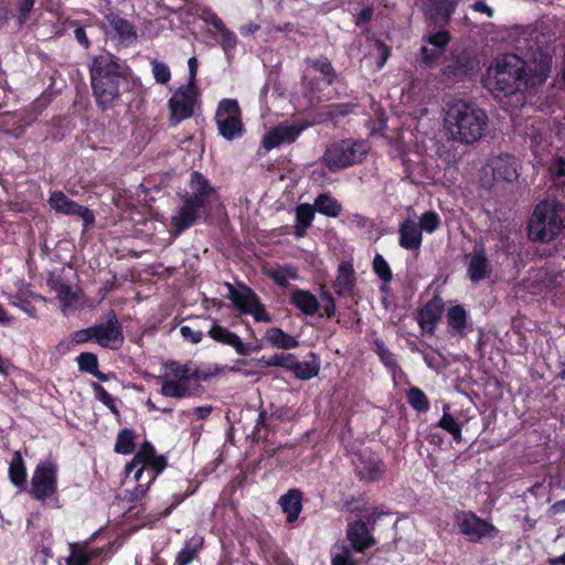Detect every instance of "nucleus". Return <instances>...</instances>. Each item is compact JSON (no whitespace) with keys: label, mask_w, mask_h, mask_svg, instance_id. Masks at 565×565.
<instances>
[{"label":"nucleus","mask_w":565,"mask_h":565,"mask_svg":"<svg viewBox=\"0 0 565 565\" xmlns=\"http://www.w3.org/2000/svg\"><path fill=\"white\" fill-rule=\"evenodd\" d=\"M373 270L384 282L392 280L391 267L385 258L380 254H376L373 259Z\"/></svg>","instance_id":"48"},{"label":"nucleus","mask_w":565,"mask_h":565,"mask_svg":"<svg viewBox=\"0 0 565 565\" xmlns=\"http://www.w3.org/2000/svg\"><path fill=\"white\" fill-rule=\"evenodd\" d=\"M448 406L444 407V415L440 418L438 426L451 434L456 441H461V427L458 422L447 412Z\"/></svg>","instance_id":"42"},{"label":"nucleus","mask_w":565,"mask_h":565,"mask_svg":"<svg viewBox=\"0 0 565 565\" xmlns=\"http://www.w3.org/2000/svg\"><path fill=\"white\" fill-rule=\"evenodd\" d=\"M94 340L103 348L117 350L122 345L124 333L116 313H107L105 322L94 324Z\"/></svg>","instance_id":"13"},{"label":"nucleus","mask_w":565,"mask_h":565,"mask_svg":"<svg viewBox=\"0 0 565 565\" xmlns=\"http://www.w3.org/2000/svg\"><path fill=\"white\" fill-rule=\"evenodd\" d=\"M315 216V211L309 204H301L296 210V234L303 236L306 230L311 225Z\"/></svg>","instance_id":"35"},{"label":"nucleus","mask_w":565,"mask_h":565,"mask_svg":"<svg viewBox=\"0 0 565 565\" xmlns=\"http://www.w3.org/2000/svg\"><path fill=\"white\" fill-rule=\"evenodd\" d=\"M89 71L94 96L104 109L132 87L129 67L111 55L95 56Z\"/></svg>","instance_id":"1"},{"label":"nucleus","mask_w":565,"mask_h":565,"mask_svg":"<svg viewBox=\"0 0 565 565\" xmlns=\"http://www.w3.org/2000/svg\"><path fill=\"white\" fill-rule=\"evenodd\" d=\"M565 209L556 200H545L536 205L529 222V236L533 241L550 242L563 230Z\"/></svg>","instance_id":"4"},{"label":"nucleus","mask_w":565,"mask_h":565,"mask_svg":"<svg viewBox=\"0 0 565 565\" xmlns=\"http://www.w3.org/2000/svg\"><path fill=\"white\" fill-rule=\"evenodd\" d=\"M444 311V302L440 297L430 299L418 312L416 320L422 330L426 333H434L436 323L440 320Z\"/></svg>","instance_id":"19"},{"label":"nucleus","mask_w":565,"mask_h":565,"mask_svg":"<svg viewBox=\"0 0 565 565\" xmlns=\"http://www.w3.org/2000/svg\"><path fill=\"white\" fill-rule=\"evenodd\" d=\"M455 523L459 532L472 543H478L483 539H493L498 534V529L493 524L480 519L472 512H458L455 516Z\"/></svg>","instance_id":"9"},{"label":"nucleus","mask_w":565,"mask_h":565,"mask_svg":"<svg viewBox=\"0 0 565 565\" xmlns=\"http://www.w3.org/2000/svg\"><path fill=\"white\" fill-rule=\"evenodd\" d=\"M383 471V465L379 460L371 459L369 462H363L362 467H359V473L361 478L365 480H375Z\"/></svg>","instance_id":"46"},{"label":"nucleus","mask_w":565,"mask_h":565,"mask_svg":"<svg viewBox=\"0 0 565 565\" xmlns=\"http://www.w3.org/2000/svg\"><path fill=\"white\" fill-rule=\"evenodd\" d=\"M367 151L364 141L344 139L331 143L324 151L322 161L329 170L334 172L362 162Z\"/></svg>","instance_id":"6"},{"label":"nucleus","mask_w":565,"mask_h":565,"mask_svg":"<svg viewBox=\"0 0 565 565\" xmlns=\"http://www.w3.org/2000/svg\"><path fill=\"white\" fill-rule=\"evenodd\" d=\"M73 342L76 344H83L90 340H94V329L93 326L86 329H82L75 331L72 338Z\"/></svg>","instance_id":"57"},{"label":"nucleus","mask_w":565,"mask_h":565,"mask_svg":"<svg viewBox=\"0 0 565 565\" xmlns=\"http://www.w3.org/2000/svg\"><path fill=\"white\" fill-rule=\"evenodd\" d=\"M209 335L220 343L234 348L235 351L241 355H247L252 350L250 345L244 343L236 333L223 328L220 324L213 323L209 330Z\"/></svg>","instance_id":"21"},{"label":"nucleus","mask_w":565,"mask_h":565,"mask_svg":"<svg viewBox=\"0 0 565 565\" xmlns=\"http://www.w3.org/2000/svg\"><path fill=\"white\" fill-rule=\"evenodd\" d=\"M241 108L236 99H223L220 102L215 114V120L220 135L226 140L242 137L243 124Z\"/></svg>","instance_id":"8"},{"label":"nucleus","mask_w":565,"mask_h":565,"mask_svg":"<svg viewBox=\"0 0 565 565\" xmlns=\"http://www.w3.org/2000/svg\"><path fill=\"white\" fill-rule=\"evenodd\" d=\"M307 128V125L299 122H282L271 128L263 138L262 145L266 151H269L282 143L294 142L298 136Z\"/></svg>","instance_id":"14"},{"label":"nucleus","mask_w":565,"mask_h":565,"mask_svg":"<svg viewBox=\"0 0 565 565\" xmlns=\"http://www.w3.org/2000/svg\"><path fill=\"white\" fill-rule=\"evenodd\" d=\"M47 202L57 213L81 217L85 226L93 224L95 221L94 214L88 207L77 204L61 191L51 193Z\"/></svg>","instance_id":"15"},{"label":"nucleus","mask_w":565,"mask_h":565,"mask_svg":"<svg viewBox=\"0 0 565 565\" xmlns=\"http://www.w3.org/2000/svg\"><path fill=\"white\" fill-rule=\"evenodd\" d=\"M290 302L306 316H313L320 307L316 296L302 289H294L291 291Z\"/></svg>","instance_id":"25"},{"label":"nucleus","mask_w":565,"mask_h":565,"mask_svg":"<svg viewBox=\"0 0 565 565\" xmlns=\"http://www.w3.org/2000/svg\"><path fill=\"white\" fill-rule=\"evenodd\" d=\"M135 446V433L131 429H122L115 444V451L118 454L128 455L134 451Z\"/></svg>","instance_id":"39"},{"label":"nucleus","mask_w":565,"mask_h":565,"mask_svg":"<svg viewBox=\"0 0 565 565\" xmlns=\"http://www.w3.org/2000/svg\"><path fill=\"white\" fill-rule=\"evenodd\" d=\"M154 455L156 450L153 446L149 441H145L132 461L126 466L127 472H131L134 469H137L135 472V479L139 481L143 473V465L153 458Z\"/></svg>","instance_id":"29"},{"label":"nucleus","mask_w":565,"mask_h":565,"mask_svg":"<svg viewBox=\"0 0 565 565\" xmlns=\"http://www.w3.org/2000/svg\"><path fill=\"white\" fill-rule=\"evenodd\" d=\"M265 338L274 347L284 349V350L297 348L299 344V342L296 338L285 333L280 328H276V327L269 328L265 333Z\"/></svg>","instance_id":"31"},{"label":"nucleus","mask_w":565,"mask_h":565,"mask_svg":"<svg viewBox=\"0 0 565 565\" xmlns=\"http://www.w3.org/2000/svg\"><path fill=\"white\" fill-rule=\"evenodd\" d=\"M526 63L514 54L497 57L487 70L486 87L492 93L512 95L530 85Z\"/></svg>","instance_id":"3"},{"label":"nucleus","mask_w":565,"mask_h":565,"mask_svg":"<svg viewBox=\"0 0 565 565\" xmlns=\"http://www.w3.org/2000/svg\"><path fill=\"white\" fill-rule=\"evenodd\" d=\"M95 554L77 544H70V555L66 557V565H87Z\"/></svg>","instance_id":"36"},{"label":"nucleus","mask_w":565,"mask_h":565,"mask_svg":"<svg viewBox=\"0 0 565 565\" xmlns=\"http://www.w3.org/2000/svg\"><path fill=\"white\" fill-rule=\"evenodd\" d=\"M226 286L228 288V298L241 313L252 315L256 321L267 323L271 321V317L266 312L264 305L250 288L243 286L236 289L231 284Z\"/></svg>","instance_id":"10"},{"label":"nucleus","mask_w":565,"mask_h":565,"mask_svg":"<svg viewBox=\"0 0 565 565\" xmlns=\"http://www.w3.org/2000/svg\"><path fill=\"white\" fill-rule=\"evenodd\" d=\"M57 491V466L51 461L40 462L31 478L29 493L38 501H45Z\"/></svg>","instance_id":"7"},{"label":"nucleus","mask_w":565,"mask_h":565,"mask_svg":"<svg viewBox=\"0 0 565 565\" xmlns=\"http://www.w3.org/2000/svg\"><path fill=\"white\" fill-rule=\"evenodd\" d=\"M200 18L207 24L213 25L216 30L224 24L216 13L206 8L202 10Z\"/></svg>","instance_id":"59"},{"label":"nucleus","mask_w":565,"mask_h":565,"mask_svg":"<svg viewBox=\"0 0 565 565\" xmlns=\"http://www.w3.org/2000/svg\"><path fill=\"white\" fill-rule=\"evenodd\" d=\"M295 358L296 356L294 354H290V353L274 354L266 362V365H268V366H280V367H284V369H287V370L291 371Z\"/></svg>","instance_id":"54"},{"label":"nucleus","mask_w":565,"mask_h":565,"mask_svg":"<svg viewBox=\"0 0 565 565\" xmlns=\"http://www.w3.org/2000/svg\"><path fill=\"white\" fill-rule=\"evenodd\" d=\"M426 40L433 47L445 52L446 46L450 42V34L446 30H439L435 33H428Z\"/></svg>","instance_id":"50"},{"label":"nucleus","mask_w":565,"mask_h":565,"mask_svg":"<svg viewBox=\"0 0 565 565\" xmlns=\"http://www.w3.org/2000/svg\"><path fill=\"white\" fill-rule=\"evenodd\" d=\"M58 300L62 302V311L65 316L72 310L76 300V292L68 285L58 284L54 286Z\"/></svg>","instance_id":"38"},{"label":"nucleus","mask_w":565,"mask_h":565,"mask_svg":"<svg viewBox=\"0 0 565 565\" xmlns=\"http://www.w3.org/2000/svg\"><path fill=\"white\" fill-rule=\"evenodd\" d=\"M74 35L76 41L84 47L88 49L90 46V42L86 34V30L84 26H77L74 31Z\"/></svg>","instance_id":"64"},{"label":"nucleus","mask_w":565,"mask_h":565,"mask_svg":"<svg viewBox=\"0 0 565 565\" xmlns=\"http://www.w3.org/2000/svg\"><path fill=\"white\" fill-rule=\"evenodd\" d=\"M164 369L166 374L162 377H168L183 383L199 377V371L191 361L181 364L178 361L170 360L166 362Z\"/></svg>","instance_id":"22"},{"label":"nucleus","mask_w":565,"mask_h":565,"mask_svg":"<svg viewBox=\"0 0 565 565\" xmlns=\"http://www.w3.org/2000/svg\"><path fill=\"white\" fill-rule=\"evenodd\" d=\"M489 167L497 181L513 182L519 177V163L513 156L499 154L493 157L489 162Z\"/></svg>","instance_id":"18"},{"label":"nucleus","mask_w":565,"mask_h":565,"mask_svg":"<svg viewBox=\"0 0 565 565\" xmlns=\"http://www.w3.org/2000/svg\"><path fill=\"white\" fill-rule=\"evenodd\" d=\"M347 537L356 552H364L375 544L374 537L370 534L366 524L363 521H356L349 524Z\"/></svg>","instance_id":"20"},{"label":"nucleus","mask_w":565,"mask_h":565,"mask_svg":"<svg viewBox=\"0 0 565 565\" xmlns=\"http://www.w3.org/2000/svg\"><path fill=\"white\" fill-rule=\"evenodd\" d=\"M376 351L380 355L381 360L387 365L393 366L395 364V360L390 350L385 347V344L381 341L376 342Z\"/></svg>","instance_id":"60"},{"label":"nucleus","mask_w":565,"mask_h":565,"mask_svg":"<svg viewBox=\"0 0 565 565\" xmlns=\"http://www.w3.org/2000/svg\"><path fill=\"white\" fill-rule=\"evenodd\" d=\"M491 271V266L486 257L483 246H477L470 258L468 275L472 281H479L486 278Z\"/></svg>","instance_id":"23"},{"label":"nucleus","mask_w":565,"mask_h":565,"mask_svg":"<svg viewBox=\"0 0 565 565\" xmlns=\"http://www.w3.org/2000/svg\"><path fill=\"white\" fill-rule=\"evenodd\" d=\"M331 565H358V563L348 546L338 545L332 550Z\"/></svg>","instance_id":"44"},{"label":"nucleus","mask_w":565,"mask_h":565,"mask_svg":"<svg viewBox=\"0 0 565 565\" xmlns=\"http://www.w3.org/2000/svg\"><path fill=\"white\" fill-rule=\"evenodd\" d=\"M191 192L185 195L189 200L209 209L215 199V190L198 171L192 172L190 180Z\"/></svg>","instance_id":"17"},{"label":"nucleus","mask_w":565,"mask_h":565,"mask_svg":"<svg viewBox=\"0 0 565 565\" xmlns=\"http://www.w3.org/2000/svg\"><path fill=\"white\" fill-rule=\"evenodd\" d=\"M443 54L444 51L437 47H428L427 45H423L420 47V62L427 67H433Z\"/></svg>","instance_id":"49"},{"label":"nucleus","mask_w":565,"mask_h":565,"mask_svg":"<svg viewBox=\"0 0 565 565\" xmlns=\"http://www.w3.org/2000/svg\"><path fill=\"white\" fill-rule=\"evenodd\" d=\"M181 335L188 340L189 342L196 344L200 343L203 339V332L202 331H195L189 326H182L180 328Z\"/></svg>","instance_id":"56"},{"label":"nucleus","mask_w":565,"mask_h":565,"mask_svg":"<svg viewBox=\"0 0 565 565\" xmlns=\"http://www.w3.org/2000/svg\"><path fill=\"white\" fill-rule=\"evenodd\" d=\"M355 285L354 269L350 263H341L338 277L334 282L335 292L339 296H348Z\"/></svg>","instance_id":"26"},{"label":"nucleus","mask_w":565,"mask_h":565,"mask_svg":"<svg viewBox=\"0 0 565 565\" xmlns=\"http://www.w3.org/2000/svg\"><path fill=\"white\" fill-rule=\"evenodd\" d=\"M399 245L405 249H418L422 245V232L414 220H406L399 227Z\"/></svg>","instance_id":"24"},{"label":"nucleus","mask_w":565,"mask_h":565,"mask_svg":"<svg viewBox=\"0 0 565 565\" xmlns=\"http://www.w3.org/2000/svg\"><path fill=\"white\" fill-rule=\"evenodd\" d=\"M372 17H373V8L370 6L365 7L356 15L355 23H356V25H363V24L367 23L369 21H371Z\"/></svg>","instance_id":"63"},{"label":"nucleus","mask_w":565,"mask_h":565,"mask_svg":"<svg viewBox=\"0 0 565 565\" xmlns=\"http://www.w3.org/2000/svg\"><path fill=\"white\" fill-rule=\"evenodd\" d=\"M407 401L409 405L418 412H426L429 408L427 396L418 387H412L407 391Z\"/></svg>","instance_id":"43"},{"label":"nucleus","mask_w":565,"mask_h":565,"mask_svg":"<svg viewBox=\"0 0 565 565\" xmlns=\"http://www.w3.org/2000/svg\"><path fill=\"white\" fill-rule=\"evenodd\" d=\"M315 70L324 75L328 84H332L335 78L334 70L327 57H319L312 63Z\"/></svg>","instance_id":"52"},{"label":"nucleus","mask_w":565,"mask_h":565,"mask_svg":"<svg viewBox=\"0 0 565 565\" xmlns=\"http://www.w3.org/2000/svg\"><path fill=\"white\" fill-rule=\"evenodd\" d=\"M35 0H19V21L24 23L34 7Z\"/></svg>","instance_id":"58"},{"label":"nucleus","mask_w":565,"mask_h":565,"mask_svg":"<svg viewBox=\"0 0 565 565\" xmlns=\"http://www.w3.org/2000/svg\"><path fill=\"white\" fill-rule=\"evenodd\" d=\"M160 379L162 381V386L160 390L161 395L173 398H185L191 396V390L185 383L168 377Z\"/></svg>","instance_id":"32"},{"label":"nucleus","mask_w":565,"mask_h":565,"mask_svg":"<svg viewBox=\"0 0 565 565\" xmlns=\"http://www.w3.org/2000/svg\"><path fill=\"white\" fill-rule=\"evenodd\" d=\"M267 276L282 288L288 286L289 280L299 278L297 268L287 265L278 268H271L267 271Z\"/></svg>","instance_id":"34"},{"label":"nucleus","mask_w":565,"mask_h":565,"mask_svg":"<svg viewBox=\"0 0 565 565\" xmlns=\"http://www.w3.org/2000/svg\"><path fill=\"white\" fill-rule=\"evenodd\" d=\"M488 122L483 109L466 102L452 104L445 117V128L449 138L466 145L480 140L486 134Z\"/></svg>","instance_id":"2"},{"label":"nucleus","mask_w":565,"mask_h":565,"mask_svg":"<svg viewBox=\"0 0 565 565\" xmlns=\"http://www.w3.org/2000/svg\"><path fill=\"white\" fill-rule=\"evenodd\" d=\"M196 86H181L169 99L170 122L173 126L179 125L182 120L193 116L194 104L198 100Z\"/></svg>","instance_id":"11"},{"label":"nucleus","mask_w":565,"mask_h":565,"mask_svg":"<svg viewBox=\"0 0 565 565\" xmlns=\"http://www.w3.org/2000/svg\"><path fill=\"white\" fill-rule=\"evenodd\" d=\"M10 302L13 306L21 308L24 312H26L31 317H35L36 310L35 308L26 300H23L20 296H14L10 299Z\"/></svg>","instance_id":"61"},{"label":"nucleus","mask_w":565,"mask_h":565,"mask_svg":"<svg viewBox=\"0 0 565 565\" xmlns=\"http://www.w3.org/2000/svg\"><path fill=\"white\" fill-rule=\"evenodd\" d=\"M458 2L459 0H415L425 19L439 28L449 24Z\"/></svg>","instance_id":"12"},{"label":"nucleus","mask_w":565,"mask_h":565,"mask_svg":"<svg viewBox=\"0 0 565 565\" xmlns=\"http://www.w3.org/2000/svg\"><path fill=\"white\" fill-rule=\"evenodd\" d=\"M439 224L440 218L438 214L433 211H427L420 216L419 224L417 225L420 228V232L425 231L427 233H434L438 228Z\"/></svg>","instance_id":"47"},{"label":"nucleus","mask_w":565,"mask_h":565,"mask_svg":"<svg viewBox=\"0 0 565 565\" xmlns=\"http://www.w3.org/2000/svg\"><path fill=\"white\" fill-rule=\"evenodd\" d=\"M479 71V62L466 49H457L445 57L440 68V82L454 86L471 79Z\"/></svg>","instance_id":"5"},{"label":"nucleus","mask_w":565,"mask_h":565,"mask_svg":"<svg viewBox=\"0 0 565 565\" xmlns=\"http://www.w3.org/2000/svg\"><path fill=\"white\" fill-rule=\"evenodd\" d=\"M96 398L102 402L114 415L119 416V411L116 406V398L110 395L100 384L92 383Z\"/></svg>","instance_id":"45"},{"label":"nucleus","mask_w":565,"mask_h":565,"mask_svg":"<svg viewBox=\"0 0 565 565\" xmlns=\"http://www.w3.org/2000/svg\"><path fill=\"white\" fill-rule=\"evenodd\" d=\"M291 371L299 380L307 381L313 379L319 374L320 361L313 353H311L309 360L306 361H298L297 358H295Z\"/></svg>","instance_id":"28"},{"label":"nucleus","mask_w":565,"mask_h":565,"mask_svg":"<svg viewBox=\"0 0 565 565\" xmlns=\"http://www.w3.org/2000/svg\"><path fill=\"white\" fill-rule=\"evenodd\" d=\"M206 207L184 196L183 204L177 210L171 218L175 231L180 234L192 226L205 212Z\"/></svg>","instance_id":"16"},{"label":"nucleus","mask_w":565,"mask_h":565,"mask_svg":"<svg viewBox=\"0 0 565 565\" xmlns=\"http://www.w3.org/2000/svg\"><path fill=\"white\" fill-rule=\"evenodd\" d=\"M194 556L195 552L193 550L183 548L179 552L175 562L178 565H188L193 561Z\"/></svg>","instance_id":"62"},{"label":"nucleus","mask_w":565,"mask_h":565,"mask_svg":"<svg viewBox=\"0 0 565 565\" xmlns=\"http://www.w3.org/2000/svg\"><path fill=\"white\" fill-rule=\"evenodd\" d=\"M548 173L554 186L565 191V160L562 158L555 159L548 168Z\"/></svg>","instance_id":"41"},{"label":"nucleus","mask_w":565,"mask_h":565,"mask_svg":"<svg viewBox=\"0 0 565 565\" xmlns=\"http://www.w3.org/2000/svg\"><path fill=\"white\" fill-rule=\"evenodd\" d=\"M151 66L153 77L158 83L166 84L170 81L171 72L166 63L154 60L151 62Z\"/></svg>","instance_id":"51"},{"label":"nucleus","mask_w":565,"mask_h":565,"mask_svg":"<svg viewBox=\"0 0 565 565\" xmlns=\"http://www.w3.org/2000/svg\"><path fill=\"white\" fill-rule=\"evenodd\" d=\"M315 206L318 212L332 217L338 216L341 212L340 204L328 194L319 195L315 201Z\"/></svg>","instance_id":"37"},{"label":"nucleus","mask_w":565,"mask_h":565,"mask_svg":"<svg viewBox=\"0 0 565 565\" xmlns=\"http://www.w3.org/2000/svg\"><path fill=\"white\" fill-rule=\"evenodd\" d=\"M447 322L451 332L462 335L467 323V312L460 305L451 307L447 312Z\"/></svg>","instance_id":"33"},{"label":"nucleus","mask_w":565,"mask_h":565,"mask_svg":"<svg viewBox=\"0 0 565 565\" xmlns=\"http://www.w3.org/2000/svg\"><path fill=\"white\" fill-rule=\"evenodd\" d=\"M217 31L221 34V45L225 52L233 50L237 44V38L233 31L223 24Z\"/></svg>","instance_id":"55"},{"label":"nucleus","mask_w":565,"mask_h":565,"mask_svg":"<svg viewBox=\"0 0 565 565\" xmlns=\"http://www.w3.org/2000/svg\"><path fill=\"white\" fill-rule=\"evenodd\" d=\"M111 28L122 41H130L136 38L134 26L125 19L113 17L109 19Z\"/></svg>","instance_id":"40"},{"label":"nucleus","mask_w":565,"mask_h":565,"mask_svg":"<svg viewBox=\"0 0 565 565\" xmlns=\"http://www.w3.org/2000/svg\"><path fill=\"white\" fill-rule=\"evenodd\" d=\"M9 479L15 487H25L26 467L20 451H14L8 469Z\"/></svg>","instance_id":"30"},{"label":"nucleus","mask_w":565,"mask_h":565,"mask_svg":"<svg viewBox=\"0 0 565 565\" xmlns=\"http://www.w3.org/2000/svg\"><path fill=\"white\" fill-rule=\"evenodd\" d=\"M281 510L287 515L288 522H294L298 519L301 511V492L299 490H289L279 499Z\"/></svg>","instance_id":"27"},{"label":"nucleus","mask_w":565,"mask_h":565,"mask_svg":"<svg viewBox=\"0 0 565 565\" xmlns=\"http://www.w3.org/2000/svg\"><path fill=\"white\" fill-rule=\"evenodd\" d=\"M78 367L82 371L93 373L98 367V360L94 353L84 352L77 356Z\"/></svg>","instance_id":"53"}]
</instances>
